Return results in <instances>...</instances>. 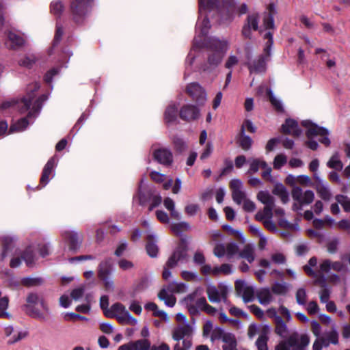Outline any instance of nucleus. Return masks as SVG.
Masks as SVG:
<instances>
[{
    "label": "nucleus",
    "instance_id": "nucleus-1",
    "mask_svg": "<svg viewBox=\"0 0 350 350\" xmlns=\"http://www.w3.org/2000/svg\"><path fill=\"white\" fill-rule=\"evenodd\" d=\"M202 292L201 288H196L183 299V303L192 316L198 315L200 310L205 312L209 315H215L217 310L207 303L206 298L202 296Z\"/></svg>",
    "mask_w": 350,
    "mask_h": 350
},
{
    "label": "nucleus",
    "instance_id": "nucleus-2",
    "mask_svg": "<svg viewBox=\"0 0 350 350\" xmlns=\"http://www.w3.org/2000/svg\"><path fill=\"white\" fill-rule=\"evenodd\" d=\"M27 304L24 305V310L29 317L40 321L46 319V314L49 309L47 304L42 296L31 293L26 298Z\"/></svg>",
    "mask_w": 350,
    "mask_h": 350
},
{
    "label": "nucleus",
    "instance_id": "nucleus-3",
    "mask_svg": "<svg viewBox=\"0 0 350 350\" xmlns=\"http://www.w3.org/2000/svg\"><path fill=\"white\" fill-rule=\"evenodd\" d=\"M208 47L207 58L208 66L204 67V71L213 69L221 63L228 49V42L217 38H212L209 41Z\"/></svg>",
    "mask_w": 350,
    "mask_h": 350
},
{
    "label": "nucleus",
    "instance_id": "nucleus-4",
    "mask_svg": "<svg viewBox=\"0 0 350 350\" xmlns=\"http://www.w3.org/2000/svg\"><path fill=\"white\" fill-rule=\"evenodd\" d=\"M93 5L94 0H70V12L72 21L77 24L83 23Z\"/></svg>",
    "mask_w": 350,
    "mask_h": 350
},
{
    "label": "nucleus",
    "instance_id": "nucleus-5",
    "mask_svg": "<svg viewBox=\"0 0 350 350\" xmlns=\"http://www.w3.org/2000/svg\"><path fill=\"white\" fill-rule=\"evenodd\" d=\"M257 199L265 204L262 211H259L255 215V219L258 221L272 219L273 211L275 206L274 198L267 191H261L257 195Z\"/></svg>",
    "mask_w": 350,
    "mask_h": 350
},
{
    "label": "nucleus",
    "instance_id": "nucleus-6",
    "mask_svg": "<svg viewBox=\"0 0 350 350\" xmlns=\"http://www.w3.org/2000/svg\"><path fill=\"white\" fill-rule=\"evenodd\" d=\"M187 257V246L184 243H180L167 260L163 271V278L167 280L171 276L170 269L176 267L179 262Z\"/></svg>",
    "mask_w": 350,
    "mask_h": 350
},
{
    "label": "nucleus",
    "instance_id": "nucleus-7",
    "mask_svg": "<svg viewBox=\"0 0 350 350\" xmlns=\"http://www.w3.org/2000/svg\"><path fill=\"white\" fill-rule=\"evenodd\" d=\"M47 99V96L45 95H42L40 96L33 103L32 108L29 111L28 115L25 118H23L19 120L17 122L11 125L10 131H22L26 129V127L29 124V122L27 118L31 117H34L35 114L38 113L40 109L42 108V103L44 102Z\"/></svg>",
    "mask_w": 350,
    "mask_h": 350
},
{
    "label": "nucleus",
    "instance_id": "nucleus-8",
    "mask_svg": "<svg viewBox=\"0 0 350 350\" xmlns=\"http://www.w3.org/2000/svg\"><path fill=\"white\" fill-rule=\"evenodd\" d=\"M302 124L305 127L308 128L306 132V136L308 137V138L310 139L313 137L320 136V142L325 145L326 146H329L330 140L327 137V135H329V132L326 129L318 126L317 125L314 124L309 121H304L302 122Z\"/></svg>",
    "mask_w": 350,
    "mask_h": 350
},
{
    "label": "nucleus",
    "instance_id": "nucleus-9",
    "mask_svg": "<svg viewBox=\"0 0 350 350\" xmlns=\"http://www.w3.org/2000/svg\"><path fill=\"white\" fill-rule=\"evenodd\" d=\"M302 124L305 127L308 128L306 132V136L308 137V138L310 139L313 137L320 136V142L325 145L326 146H329L330 140L327 137V135H329V132L326 129L318 126L317 125L314 124L309 121H304L302 122Z\"/></svg>",
    "mask_w": 350,
    "mask_h": 350
},
{
    "label": "nucleus",
    "instance_id": "nucleus-10",
    "mask_svg": "<svg viewBox=\"0 0 350 350\" xmlns=\"http://www.w3.org/2000/svg\"><path fill=\"white\" fill-rule=\"evenodd\" d=\"M270 53L269 46L265 49V53L259 55L252 62L247 64V67L251 73H264L267 70V62L269 59Z\"/></svg>",
    "mask_w": 350,
    "mask_h": 350
},
{
    "label": "nucleus",
    "instance_id": "nucleus-11",
    "mask_svg": "<svg viewBox=\"0 0 350 350\" xmlns=\"http://www.w3.org/2000/svg\"><path fill=\"white\" fill-rule=\"evenodd\" d=\"M286 339L293 350H305L310 343V337L306 334L293 332Z\"/></svg>",
    "mask_w": 350,
    "mask_h": 350
},
{
    "label": "nucleus",
    "instance_id": "nucleus-12",
    "mask_svg": "<svg viewBox=\"0 0 350 350\" xmlns=\"http://www.w3.org/2000/svg\"><path fill=\"white\" fill-rule=\"evenodd\" d=\"M206 292L208 300L212 303H219L221 301L227 302L228 291L226 287L217 288L215 286H208Z\"/></svg>",
    "mask_w": 350,
    "mask_h": 350
},
{
    "label": "nucleus",
    "instance_id": "nucleus-13",
    "mask_svg": "<svg viewBox=\"0 0 350 350\" xmlns=\"http://www.w3.org/2000/svg\"><path fill=\"white\" fill-rule=\"evenodd\" d=\"M259 14L252 13L247 16L245 22L242 28L241 34L245 38L251 39L252 30L258 29Z\"/></svg>",
    "mask_w": 350,
    "mask_h": 350
},
{
    "label": "nucleus",
    "instance_id": "nucleus-14",
    "mask_svg": "<svg viewBox=\"0 0 350 350\" xmlns=\"http://www.w3.org/2000/svg\"><path fill=\"white\" fill-rule=\"evenodd\" d=\"M291 194L293 199L299 202L300 205L310 204L314 199V194L312 191L306 190L303 192L299 187H294Z\"/></svg>",
    "mask_w": 350,
    "mask_h": 350
},
{
    "label": "nucleus",
    "instance_id": "nucleus-15",
    "mask_svg": "<svg viewBox=\"0 0 350 350\" xmlns=\"http://www.w3.org/2000/svg\"><path fill=\"white\" fill-rule=\"evenodd\" d=\"M186 92L198 105H204L206 100L205 91L197 83L189 84L187 87Z\"/></svg>",
    "mask_w": 350,
    "mask_h": 350
},
{
    "label": "nucleus",
    "instance_id": "nucleus-16",
    "mask_svg": "<svg viewBox=\"0 0 350 350\" xmlns=\"http://www.w3.org/2000/svg\"><path fill=\"white\" fill-rule=\"evenodd\" d=\"M237 293L241 295L245 303L252 301L254 299V289L252 286L247 285L244 281L237 280L235 282Z\"/></svg>",
    "mask_w": 350,
    "mask_h": 350
},
{
    "label": "nucleus",
    "instance_id": "nucleus-17",
    "mask_svg": "<svg viewBox=\"0 0 350 350\" xmlns=\"http://www.w3.org/2000/svg\"><path fill=\"white\" fill-rule=\"evenodd\" d=\"M40 88V85L38 83H34L27 88V94L26 96L23 98L20 102L18 103V107L21 113H25L30 109L31 100L34 98V92Z\"/></svg>",
    "mask_w": 350,
    "mask_h": 350
},
{
    "label": "nucleus",
    "instance_id": "nucleus-18",
    "mask_svg": "<svg viewBox=\"0 0 350 350\" xmlns=\"http://www.w3.org/2000/svg\"><path fill=\"white\" fill-rule=\"evenodd\" d=\"M154 159L164 165H170L173 162V155L170 150L163 148L153 152Z\"/></svg>",
    "mask_w": 350,
    "mask_h": 350
},
{
    "label": "nucleus",
    "instance_id": "nucleus-19",
    "mask_svg": "<svg viewBox=\"0 0 350 350\" xmlns=\"http://www.w3.org/2000/svg\"><path fill=\"white\" fill-rule=\"evenodd\" d=\"M150 340L144 338L122 345L119 347L118 350H150Z\"/></svg>",
    "mask_w": 350,
    "mask_h": 350
},
{
    "label": "nucleus",
    "instance_id": "nucleus-20",
    "mask_svg": "<svg viewBox=\"0 0 350 350\" xmlns=\"http://www.w3.org/2000/svg\"><path fill=\"white\" fill-rule=\"evenodd\" d=\"M180 117L185 121H192L200 116V111L198 107L192 105H185L180 110Z\"/></svg>",
    "mask_w": 350,
    "mask_h": 350
},
{
    "label": "nucleus",
    "instance_id": "nucleus-21",
    "mask_svg": "<svg viewBox=\"0 0 350 350\" xmlns=\"http://www.w3.org/2000/svg\"><path fill=\"white\" fill-rule=\"evenodd\" d=\"M282 132L294 137H299L301 133L297 122L292 119L286 120L284 124L282 125Z\"/></svg>",
    "mask_w": 350,
    "mask_h": 350
},
{
    "label": "nucleus",
    "instance_id": "nucleus-22",
    "mask_svg": "<svg viewBox=\"0 0 350 350\" xmlns=\"http://www.w3.org/2000/svg\"><path fill=\"white\" fill-rule=\"evenodd\" d=\"M193 333V328L189 323L180 325L175 327L172 332V338L179 341L185 336H189Z\"/></svg>",
    "mask_w": 350,
    "mask_h": 350
},
{
    "label": "nucleus",
    "instance_id": "nucleus-23",
    "mask_svg": "<svg viewBox=\"0 0 350 350\" xmlns=\"http://www.w3.org/2000/svg\"><path fill=\"white\" fill-rule=\"evenodd\" d=\"M25 44V40L21 36L10 31L8 33V38L5 41V45L10 49L16 50L23 46Z\"/></svg>",
    "mask_w": 350,
    "mask_h": 350
},
{
    "label": "nucleus",
    "instance_id": "nucleus-24",
    "mask_svg": "<svg viewBox=\"0 0 350 350\" xmlns=\"http://www.w3.org/2000/svg\"><path fill=\"white\" fill-rule=\"evenodd\" d=\"M314 179L315 188L319 197L324 200H329L331 198V193L327 185L317 174L314 175Z\"/></svg>",
    "mask_w": 350,
    "mask_h": 350
},
{
    "label": "nucleus",
    "instance_id": "nucleus-25",
    "mask_svg": "<svg viewBox=\"0 0 350 350\" xmlns=\"http://www.w3.org/2000/svg\"><path fill=\"white\" fill-rule=\"evenodd\" d=\"M56 165V159L54 157L51 158L44 165L42 176L40 178V184L42 187H44L49 181V177Z\"/></svg>",
    "mask_w": 350,
    "mask_h": 350
},
{
    "label": "nucleus",
    "instance_id": "nucleus-26",
    "mask_svg": "<svg viewBox=\"0 0 350 350\" xmlns=\"http://www.w3.org/2000/svg\"><path fill=\"white\" fill-rule=\"evenodd\" d=\"M62 236L66 240L70 250H76L79 247L81 239L77 232L66 231Z\"/></svg>",
    "mask_w": 350,
    "mask_h": 350
},
{
    "label": "nucleus",
    "instance_id": "nucleus-27",
    "mask_svg": "<svg viewBox=\"0 0 350 350\" xmlns=\"http://www.w3.org/2000/svg\"><path fill=\"white\" fill-rule=\"evenodd\" d=\"M256 294L259 303L262 305H268L273 299L271 291L268 288H260Z\"/></svg>",
    "mask_w": 350,
    "mask_h": 350
},
{
    "label": "nucleus",
    "instance_id": "nucleus-28",
    "mask_svg": "<svg viewBox=\"0 0 350 350\" xmlns=\"http://www.w3.org/2000/svg\"><path fill=\"white\" fill-rule=\"evenodd\" d=\"M239 256L245 259L248 262L252 263L255 260V250L252 244H245L243 249L239 252Z\"/></svg>",
    "mask_w": 350,
    "mask_h": 350
},
{
    "label": "nucleus",
    "instance_id": "nucleus-29",
    "mask_svg": "<svg viewBox=\"0 0 350 350\" xmlns=\"http://www.w3.org/2000/svg\"><path fill=\"white\" fill-rule=\"evenodd\" d=\"M168 292L167 286L162 288L158 293V297L160 300L163 301L167 306L173 307L176 304V298L172 293H169Z\"/></svg>",
    "mask_w": 350,
    "mask_h": 350
},
{
    "label": "nucleus",
    "instance_id": "nucleus-30",
    "mask_svg": "<svg viewBox=\"0 0 350 350\" xmlns=\"http://www.w3.org/2000/svg\"><path fill=\"white\" fill-rule=\"evenodd\" d=\"M111 261L110 258L102 261L98 266V277L101 280H106L110 273Z\"/></svg>",
    "mask_w": 350,
    "mask_h": 350
},
{
    "label": "nucleus",
    "instance_id": "nucleus-31",
    "mask_svg": "<svg viewBox=\"0 0 350 350\" xmlns=\"http://www.w3.org/2000/svg\"><path fill=\"white\" fill-rule=\"evenodd\" d=\"M126 311H127V310L123 304L116 303L111 306L109 310L104 311V314L107 317L113 318Z\"/></svg>",
    "mask_w": 350,
    "mask_h": 350
},
{
    "label": "nucleus",
    "instance_id": "nucleus-32",
    "mask_svg": "<svg viewBox=\"0 0 350 350\" xmlns=\"http://www.w3.org/2000/svg\"><path fill=\"white\" fill-rule=\"evenodd\" d=\"M237 142L239 146L245 151L249 150L252 144V139L250 137L243 133V129L240 130L239 135L237 137Z\"/></svg>",
    "mask_w": 350,
    "mask_h": 350
},
{
    "label": "nucleus",
    "instance_id": "nucleus-33",
    "mask_svg": "<svg viewBox=\"0 0 350 350\" xmlns=\"http://www.w3.org/2000/svg\"><path fill=\"white\" fill-rule=\"evenodd\" d=\"M1 241L3 245L1 260H3L14 248V239L8 236H5L2 237Z\"/></svg>",
    "mask_w": 350,
    "mask_h": 350
},
{
    "label": "nucleus",
    "instance_id": "nucleus-34",
    "mask_svg": "<svg viewBox=\"0 0 350 350\" xmlns=\"http://www.w3.org/2000/svg\"><path fill=\"white\" fill-rule=\"evenodd\" d=\"M328 167L334 169L337 171H341L343 168V163L340 159V154L338 152H336L331 157L327 163Z\"/></svg>",
    "mask_w": 350,
    "mask_h": 350
},
{
    "label": "nucleus",
    "instance_id": "nucleus-35",
    "mask_svg": "<svg viewBox=\"0 0 350 350\" xmlns=\"http://www.w3.org/2000/svg\"><path fill=\"white\" fill-rule=\"evenodd\" d=\"M275 332L282 338H286L288 334V327L281 317H277L275 321Z\"/></svg>",
    "mask_w": 350,
    "mask_h": 350
},
{
    "label": "nucleus",
    "instance_id": "nucleus-36",
    "mask_svg": "<svg viewBox=\"0 0 350 350\" xmlns=\"http://www.w3.org/2000/svg\"><path fill=\"white\" fill-rule=\"evenodd\" d=\"M222 341L225 343L222 347L223 350H237V343L234 334L227 333L224 335V340Z\"/></svg>",
    "mask_w": 350,
    "mask_h": 350
},
{
    "label": "nucleus",
    "instance_id": "nucleus-37",
    "mask_svg": "<svg viewBox=\"0 0 350 350\" xmlns=\"http://www.w3.org/2000/svg\"><path fill=\"white\" fill-rule=\"evenodd\" d=\"M146 250L148 254L152 258L156 257L158 254L159 248L157 244L155 243L154 237L152 235H148L147 237V243L146 245Z\"/></svg>",
    "mask_w": 350,
    "mask_h": 350
},
{
    "label": "nucleus",
    "instance_id": "nucleus-38",
    "mask_svg": "<svg viewBox=\"0 0 350 350\" xmlns=\"http://www.w3.org/2000/svg\"><path fill=\"white\" fill-rule=\"evenodd\" d=\"M166 286L171 293H184L187 291V285L183 282H172Z\"/></svg>",
    "mask_w": 350,
    "mask_h": 350
},
{
    "label": "nucleus",
    "instance_id": "nucleus-39",
    "mask_svg": "<svg viewBox=\"0 0 350 350\" xmlns=\"http://www.w3.org/2000/svg\"><path fill=\"white\" fill-rule=\"evenodd\" d=\"M118 321L122 325H135L137 323V319L131 316L127 310L122 314H118L115 317Z\"/></svg>",
    "mask_w": 350,
    "mask_h": 350
},
{
    "label": "nucleus",
    "instance_id": "nucleus-40",
    "mask_svg": "<svg viewBox=\"0 0 350 350\" xmlns=\"http://www.w3.org/2000/svg\"><path fill=\"white\" fill-rule=\"evenodd\" d=\"M272 192L279 196L284 204L288 201V193L282 184L275 185Z\"/></svg>",
    "mask_w": 350,
    "mask_h": 350
},
{
    "label": "nucleus",
    "instance_id": "nucleus-41",
    "mask_svg": "<svg viewBox=\"0 0 350 350\" xmlns=\"http://www.w3.org/2000/svg\"><path fill=\"white\" fill-rule=\"evenodd\" d=\"M64 10V5L62 1L60 0H55L51 3L50 5V11L53 15L57 17H60L63 11Z\"/></svg>",
    "mask_w": 350,
    "mask_h": 350
},
{
    "label": "nucleus",
    "instance_id": "nucleus-42",
    "mask_svg": "<svg viewBox=\"0 0 350 350\" xmlns=\"http://www.w3.org/2000/svg\"><path fill=\"white\" fill-rule=\"evenodd\" d=\"M267 163L260 159H254L250 163V167L248 170L249 174H254L258 171L260 168H266Z\"/></svg>",
    "mask_w": 350,
    "mask_h": 350
},
{
    "label": "nucleus",
    "instance_id": "nucleus-43",
    "mask_svg": "<svg viewBox=\"0 0 350 350\" xmlns=\"http://www.w3.org/2000/svg\"><path fill=\"white\" fill-rule=\"evenodd\" d=\"M9 304V299L8 297H3L0 299V318L10 319L11 314L6 311Z\"/></svg>",
    "mask_w": 350,
    "mask_h": 350
},
{
    "label": "nucleus",
    "instance_id": "nucleus-44",
    "mask_svg": "<svg viewBox=\"0 0 350 350\" xmlns=\"http://www.w3.org/2000/svg\"><path fill=\"white\" fill-rule=\"evenodd\" d=\"M178 109L175 105L169 106L165 111V120L166 122L170 123L176 120Z\"/></svg>",
    "mask_w": 350,
    "mask_h": 350
},
{
    "label": "nucleus",
    "instance_id": "nucleus-45",
    "mask_svg": "<svg viewBox=\"0 0 350 350\" xmlns=\"http://www.w3.org/2000/svg\"><path fill=\"white\" fill-rule=\"evenodd\" d=\"M232 265L224 263L220 267H214V275L217 276L220 274L229 275L232 273Z\"/></svg>",
    "mask_w": 350,
    "mask_h": 350
},
{
    "label": "nucleus",
    "instance_id": "nucleus-46",
    "mask_svg": "<svg viewBox=\"0 0 350 350\" xmlns=\"http://www.w3.org/2000/svg\"><path fill=\"white\" fill-rule=\"evenodd\" d=\"M269 338L266 332L262 333L256 341L258 350H268L267 341Z\"/></svg>",
    "mask_w": 350,
    "mask_h": 350
},
{
    "label": "nucleus",
    "instance_id": "nucleus-47",
    "mask_svg": "<svg viewBox=\"0 0 350 350\" xmlns=\"http://www.w3.org/2000/svg\"><path fill=\"white\" fill-rule=\"evenodd\" d=\"M173 144L175 150L180 153L185 151L187 148L186 142L182 138L177 136L173 137Z\"/></svg>",
    "mask_w": 350,
    "mask_h": 350
},
{
    "label": "nucleus",
    "instance_id": "nucleus-48",
    "mask_svg": "<svg viewBox=\"0 0 350 350\" xmlns=\"http://www.w3.org/2000/svg\"><path fill=\"white\" fill-rule=\"evenodd\" d=\"M189 228V224L185 221L173 224L171 226V230L176 234H180L183 232L188 230Z\"/></svg>",
    "mask_w": 350,
    "mask_h": 350
},
{
    "label": "nucleus",
    "instance_id": "nucleus-49",
    "mask_svg": "<svg viewBox=\"0 0 350 350\" xmlns=\"http://www.w3.org/2000/svg\"><path fill=\"white\" fill-rule=\"evenodd\" d=\"M336 200L343 208L345 212H350V199L343 195H338Z\"/></svg>",
    "mask_w": 350,
    "mask_h": 350
},
{
    "label": "nucleus",
    "instance_id": "nucleus-50",
    "mask_svg": "<svg viewBox=\"0 0 350 350\" xmlns=\"http://www.w3.org/2000/svg\"><path fill=\"white\" fill-rule=\"evenodd\" d=\"M27 266H31L34 262V254L31 247H27L22 255Z\"/></svg>",
    "mask_w": 350,
    "mask_h": 350
},
{
    "label": "nucleus",
    "instance_id": "nucleus-51",
    "mask_svg": "<svg viewBox=\"0 0 350 350\" xmlns=\"http://www.w3.org/2000/svg\"><path fill=\"white\" fill-rule=\"evenodd\" d=\"M317 263V259L316 257H312L309 261L308 265H306L304 266L303 269L304 271L309 276L315 277L316 273L312 269L311 267H315Z\"/></svg>",
    "mask_w": 350,
    "mask_h": 350
},
{
    "label": "nucleus",
    "instance_id": "nucleus-52",
    "mask_svg": "<svg viewBox=\"0 0 350 350\" xmlns=\"http://www.w3.org/2000/svg\"><path fill=\"white\" fill-rule=\"evenodd\" d=\"M297 303L299 305H305L307 300V295L305 288H299L295 295Z\"/></svg>",
    "mask_w": 350,
    "mask_h": 350
},
{
    "label": "nucleus",
    "instance_id": "nucleus-53",
    "mask_svg": "<svg viewBox=\"0 0 350 350\" xmlns=\"http://www.w3.org/2000/svg\"><path fill=\"white\" fill-rule=\"evenodd\" d=\"M226 256L228 258L234 255L239 254V246L236 243H229L226 245Z\"/></svg>",
    "mask_w": 350,
    "mask_h": 350
},
{
    "label": "nucleus",
    "instance_id": "nucleus-54",
    "mask_svg": "<svg viewBox=\"0 0 350 350\" xmlns=\"http://www.w3.org/2000/svg\"><path fill=\"white\" fill-rule=\"evenodd\" d=\"M42 282L41 278H24L21 280V284L28 287L40 285Z\"/></svg>",
    "mask_w": 350,
    "mask_h": 350
},
{
    "label": "nucleus",
    "instance_id": "nucleus-55",
    "mask_svg": "<svg viewBox=\"0 0 350 350\" xmlns=\"http://www.w3.org/2000/svg\"><path fill=\"white\" fill-rule=\"evenodd\" d=\"M200 10L204 9H214L217 7V0H199Z\"/></svg>",
    "mask_w": 350,
    "mask_h": 350
},
{
    "label": "nucleus",
    "instance_id": "nucleus-56",
    "mask_svg": "<svg viewBox=\"0 0 350 350\" xmlns=\"http://www.w3.org/2000/svg\"><path fill=\"white\" fill-rule=\"evenodd\" d=\"M36 59L33 55L25 56L23 59H21L18 64L21 66L30 68L32 65L36 62Z\"/></svg>",
    "mask_w": 350,
    "mask_h": 350
},
{
    "label": "nucleus",
    "instance_id": "nucleus-57",
    "mask_svg": "<svg viewBox=\"0 0 350 350\" xmlns=\"http://www.w3.org/2000/svg\"><path fill=\"white\" fill-rule=\"evenodd\" d=\"M268 94L269 100L275 109L279 112H282L284 109L280 101L278 100L270 91L268 92Z\"/></svg>",
    "mask_w": 350,
    "mask_h": 350
},
{
    "label": "nucleus",
    "instance_id": "nucleus-58",
    "mask_svg": "<svg viewBox=\"0 0 350 350\" xmlns=\"http://www.w3.org/2000/svg\"><path fill=\"white\" fill-rule=\"evenodd\" d=\"M86 304L79 305L76 308V310L79 312L87 314L90 312V301H91V296L87 295L85 297Z\"/></svg>",
    "mask_w": 350,
    "mask_h": 350
},
{
    "label": "nucleus",
    "instance_id": "nucleus-59",
    "mask_svg": "<svg viewBox=\"0 0 350 350\" xmlns=\"http://www.w3.org/2000/svg\"><path fill=\"white\" fill-rule=\"evenodd\" d=\"M287 161L286 157L284 154H278L273 161V167L275 169H280L282 166H283Z\"/></svg>",
    "mask_w": 350,
    "mask_h": 350
},
{
    "label": "nucleus",
    "instance_id": "nucleus-60",
    "mask_svg": "<svg viewBox=\"0 0 350 350\" xmlns=\"http://www.w3.org/2000/svg\"><path fill=\"white\" fill-rule=\"evenodd\" d=\"M232 197L233 200L238 204H241L246 199L245 193L241 190L233 191Z\"/></svg>",
    "mask_w": 350,
    "mask_h": 350
},
{
    "label": "nucleus",
    "instance_id": "nucleus-61",
    "mask_svg": "<svg viewBox=\"0 0 350 350\" xmlns=\"http://www.w3.org/2000/svg\"><path fill=\"white\" fill-rule=\"evenodd\" d=\"M227 333L224 332V330L220 327H216L213 331L212 332V334L211 336V340L214 341L215 340L221 339L224 340V336Z\"/></svg>",
    "mask_w": 350,
    "mask_h": 350
},
{
    "label": "nucleus",
    "instance_id": "nucleus-62",
    "mask_svg": "<svg viewBox=\"0 0 350 350\" xmlns=\"http://www.w3.org/2000/svg\"><path fill=\"white\" fill-rule=\"evenodd\" d=\"M213 254L218 258L223 257L226 254V245L221 243L217 244L214 247Z\"/></svg>",
    "mask_w": 350,
    "mask_h": 350
},
{
    "label": "nucleus",
    "instance_id": "nucleus-63",
    "mask_svg": "<svg viewBox=\"0 0 350 350\" xmlns=\"http://www.w3.org/2000/svg\"><path fill=\"white\" fill-rule=\"evenodd\" d=\"M263 25L267 29H273L274 27L273 16L271 14H266L263 18Z\"/></svg>",
    "mask_w": 350,
    "mask_h": 350
},
{
    "label": "nucleus",
    "instance_id": "nucleus-64",
    "mask_svg": "<svg viewBox=\"0 0 350 350\" xmlns=\"http://www.w3.org/2000/svg\"><path fill=\"white\" fill-rule=\"evenodd\" d=\"M181 277L187 282L196 281L198 279V275L196 273L189 271H183L181 272Z\"/></svg>",
    "mask_w": 350,
    "mask_h": 350
}]
</instances>
